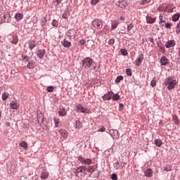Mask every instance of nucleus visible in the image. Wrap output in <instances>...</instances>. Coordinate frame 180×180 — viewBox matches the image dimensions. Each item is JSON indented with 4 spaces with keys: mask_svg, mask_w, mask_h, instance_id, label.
<instances>
[{
    "mask_svg": "<svg viewBox=\"0 0 180 180\" xmlns=\"http://www.w3.org/2000/svg\"><path fill=\"white\" fill-rule=\"evenodd\" d=\"M59 116H65L67 115V111L65 108H62L58 111Z\"/></svg>",
    "mask_w": 180,
    "mask_h": 180,
    "instance_id": "393cba45",
    "label": "nucleus"
},
{
    "mask_svg": "<svg viewBox=\"0 0 180 180\" xmlns=\"http://www.w3.org/2000/svg\"><path fill=\"white\" fill-rule=\"evenodd\" d=\"M62 44L64 47H66L69 49V47H71V42H70L67 39H64L63 41L62 42Z\"/></svg>",
    "mask_w": 180,
    "mask_h": 180,
    "instance_id": "dca6fc26",
    "label": "nucleus"
},
{
    "mask_svg": "<svg viewBox=\"0 0 180 180\" xmlns=\"http://www.w3.org/2000/svg\"><path fill=\"white\" fill-rule=\"evenodd\" d=\"M75 127L76 129H81L82 127V124H81V122H79V120H77L75 122Z\"/></svg>",
    "mask_w": 180,
    "mask_h": 180,
    "instance_id": "7c9ffc66",
    "label": "nucleus"
},
{
    "mask_svg": "<svg viewBox=\"0 0 180 180\" xmlns=\"http://www.w3.org/2000/svg\"><path fill=\"white\" fill-rule=\"evenodd\" d=\"M88 172H94V167H89Z\"/></svg>",
    "mask_w": 180,
    "mask_h": 180,
    "instance_id": "13d9d810",
    "label": "nucleus"
},
{
    "mask_svg": "<svg viewBox=\"0 0 180 180\" xmlns=\"http://www.w3.org/2000/svg\"><path fill=\"white\" fill-rule=\"evenodd\" d=\"M146 21L147 23H155V18H153L150 16L146 17Z\"/></svg>",
    "mask_w": 180,
    "mask_h": 180,
    "instance_id": "b1692460",
    "label": "nucleus"
},
{
    "mask_svg": "<svg viewBox=\"0 0 180 180\" xmlns=\"http://www.w3.org/2000/svg\"><path fill=\"white\" fill-rule=\"evenodd\" d=\"M93 63L94 60H92V58H86L82 62V66L85 68H87V67H91Z\"/></svg>",
    "mask_w": 180,
    "mask_h": 180,
    "instance_id": "20e7f679",
    "label": "nucleus"
},
{
    "mask_svg": "<svg viewBox=\"0 0 180 180\" xmlns=\"http://www.w3.org/2000/svg\"><path fill=\"white\" fill-rule=\"evenodd\" d=\"M3 18H4V22H6V18H11V14H9V13H5L4 15H3Z\"/></svg>",
    "mask_w": 180,
    "mask_h": 180,
    "instance_id": "a19ab883",
    "label": "nucleus"
},
{
    "mask_svg": "<svg viewBox=\"0 0 180 180\" xmlns=\"http://www.w3.org/2000/svg\"><path fill=\"white\" fill-rule=\"evenodd\" d=\"M9 98V93L8 92H4L2 94V100L3 101H6Z\"/></svg>",
    "mask_w": 180,
    "mask_h": 180,
    "instance_id": "c85d7f7f",
    "label": "nucleus"
},
{
    "mask_svg": "<svg viewBox=\"0 0 180 180\" xmlns=\"http://www.w3.org/2000/svg\"><path fill=\"white\" fill-rule=\"evenodd\" d=\"M176 32L180 33V22H179L178 25H176Z\"/></svg>",
    "mask_w": 180,
    "mask_h": 180,
    "instance_id": "603ef678",
    "label": "nucleus"
},
{
    "mask_svg": "<svg viewBox=\"0 0 180 180\" xmlns=\"http://www.w3.org/2000/svg\"><path fill=\"white\" fill-rule=\"evenodd\" d=\"M143 60H144V55H143V53L139 54V56L137 57L136 60H135V63L137 67H140V65H141V63H143Z\"/></svg>",
    "mask_w": 180,
    "mask_h": 180,
    "instance_id": "0eeeda50",
    "label": "nucleus"
},
{
    "mask_svg": "<svg viewBox=\"0 0 180 180\" xmlns=\"http://www.w3.org/2000/svg\"><path fill=\"white\" fill-rule=\"evenodd\" d=\"M83 164H86V165H91V164H92V160L89 158L84 159Z\"/></svg>",
    "mask_w": 180,
    "mask_h": 180,
    "instance_id": "2f4dec72",
    "label": "nucleus"
},
{
    "mask_svg": "<svg viewBox=\"0 0 180 180\" xmlns=\"http://www.w3.org/2000/svg\"><path fill=\"white\" fill-rule=\"evenodd\" d=\"M150 2H151V0H142L140 5H146V4H148Z\"/></svg>",
    "mask_w": 180,
    "mask_h": 180,
    "instance_id": "ea45409f",
    "label": "nucleus"
},
{
    "mask_svg": "<svg viewBox=\"0 0 180 180\" xmlns=\"http://www.w3.org/2000/svg\"><path fill=\"white\" fill-rule=\"evenodd\" d=\"M49 175H50V174L48 172L43 171L41 173V179L46 180L47 178H49Z\"/></svg>",
    "mask_w": 180,
    "mask_h": 180,
    "instance_id": "4468645a",
    "label": "nucleus"
},
{
    "mask_svg": "<svg viewBox=\"0 0 180 180\" xmlns=\"http://www.w3.org/2000/svg\"><path fill=\"white\" fill-rule=\"evenodd\" d=\"M59 133L62 136V137H63L64 139H65V137H67V131H65L64 129H60V130H59Z\"/></svg>",
    "mask_w": 180,
    "mask_h": 180,
    "instance_id": "cd10ccee",
    "label": "nucleus"
},
{
    "mask_svg": "<svg viewBox=\"0 0 180 180\" xmlns=\"http://www.w3.org/2000/svg\"><path fill=\"white\" fill-rule=\"evenodd\" d=\"M114 95L113 91H108L103 96V101H110Z\"/></svg>",
    "mask_w": 180,
    "mask_h": 180,
    "instance_id": "6e6552de",
    "label": "nucleus"
},
{
    "mask_svg": "<svg viewBox=\"0 0 180 180\" xmlns=\"http://www.w3.org/2000/svg\"><path fill=\"white\" fill-rule=\"evenodd\" d=\"M175 41L174 40H170L168 41L166 44H165V47L166 49H171V47H174L175 46Z\"/></svg>",
    "mask_w": 180,
    "mask_h": 180,
    "instance_id": "1a4fd4ad",
    "label": "nucleus"
},
{
    "mask_svg": "<svg viewBox=\"0 0 180 180\" xmlns=\"http://www.w3.org/2000/svg\"><path fill=\"white\" fill-rule=\"evenodd\" d=\"M36 54L39 58H43L46 54V51L39 49L36 52Z\"/></svg>",
    "mask_w": 180,
    "mask_h": 180,
    "instance_id": "9d476101",
    "label": "nucleus"
},
{
    "mask_svg": "<svg viewBox=\"0 0 180 180\" xmlns=\"http://www.w3.org/2000/svg\"><path fill=\"white\" fill-rule=\"evenodd\" d=\"M120 53L122 56H127V51L126 49H121Z\"/></svg>",
    "mask_w": 180,
    "mask_h": 180,
    "instance_id": "37998d69",
    "label": "nucleus"
},
{
    "mask_svg": "<svg viewBox=\"0 0 180 180\" xmlns=\"http://www.w3.org/2000/svg\"><path fill=\"white\" fill-rule=\"evenodd\" d=\"M120 20H124L125 18L124 16L120 17Z\"/></svg>",
    "mask_w": 180,
    "mask_h": 180,
    "instance_id": "338daca9",
    "label": "nucleus"
},
{
    "mask_svg": "<svg viewBox=\"0 0 180 180\" xmlns=\"http://www.w3.org/2000/svg\"><path fill=\"white\" fill-rule=\"evenodd\" d=\"M126 74L127 75H129V77H131L132 75L131 69H127Z\"/></svg>",
    "mask_w": 180,
    "mask_h": 180,
    "instance_id": "c03bdc74",
    "label": "nucleus"
},
{
    "mask_svg": "<svg viewBox=\"0 0 180 180\" xmlns=\"http://www.w3.org/2000/svg\"><path fill=\"white\" fill-rule=\"evenodd\" d=\"M15 20H17V22H19V20H22V19H23V14L19 13L15 14Z\"/></svg>",
    "mask_w": 180,
    "mask_h": 180,
    "instance_id": "6ab92c4d",
    "label": "nucleus"
},
{
    "mask_svg": "<svg viewBox=\"0 0 180 180\" xmlns=\"http://www.w3.org/2000/svg\"><path fill=\"white\" fill-rule=\"evenodd\" d=\"M76 112L77 113H89V110L82 107V105L78 104L76 106Z\"/></svg>",
    "mask_w": 180,
    "mask_h": 180,
    "instance_id": "7ed1b4c3",
    "label": "nucleus"
},
{
    "mask_svg": "<svg viewBox=\"0 0 180 180\" xmlns=\"http://www.w3.org/2000/svg\"><path fill=\"white\" fill-rule=\"evenodd\" d=\"M145 176H148V178H151V176H153V170L150 169H146L145 171Z\"/></svg>",
    "mask_w": 180,
    "mask_h": 180,
    "instance_id": "a211bd4d",
    "label": "nucleus"
},
{
    "mask_svg": "<svg viewBox=\"0 0 180 180\" xmlns=\"http://www.w3.org/2000/svg\"><path fill=\"white\" fill-rule=\"evenodd\" d=\"M122 167V162L117 161L115 163H114V168L116 169H120V167Z\"/></svg>",
    "mask_w": 180,
    "mask_h": 180,
    "instance_id": "bb28decb",
    "label": "nucleus"
},
{
    "mask_svg": "<svg viewBox=\"0 0 180 180\" xmlns=\"http://www.w3.org/2000/svg\"><path fill=\"white\" fill-rule=\"evenodd\" d=\"M84 44H85V39H82L78 43L79 46H84Z\"/></svg>",
    "mask_w": 180,
    "mask_h": 180,
    "instance_id": "3c124183",
    "label": "nucleus"
},
{
    "mask_svg": "<svg viewBox=\"0 0 180 180\" xmlns=\"http://www.w3.org/2000/svg\"><path fill=\"white\" fill-rule=\"evenodd\" d=\"M53 122L55 123V127H58V124H60V119L57 118V117H55L53 119Z\"/></svg>",
    "mask_w": 180,
    "mask_h": 180,
    "instance_id": "473e14b6",
    "label": "nucleus"
},
{
    "mask_svg": "<svg viewBox=\"0 0 180 180\" xmlns=\"http://www.w3.org/2000/svg\"><path fill=\"white\" fill-rule=\"evenodd\" d=\"M47 92H54V87L53 86H49L46 88Z\"/></svg>",
    "mask_w": 180,
    "mask_h": 180,
    "instance_id": "58836bf2",
    "label": "nucleus"
},
{
    "mask_svg": "<svg viewBox=\"0 0 180 180\" xmlns=\"http://www.w3.org/2000/svg\"><path fill=\"white\" fill-rule=\"evenodd\" d=\"M160 63L162 65H167V64L169 63V60H168V58H167V57L162 56L161 58Z\"/></svg>",
    "mask_w": 180,
    "mask_h": 180,
    "instance_id": "f8f14e48",
    "label": "nucleus"
},
{
    "mask_svg": "<svg viewBox=\"0 0 180 180\" xmlns=\"http://www.w3.org/2000/svg\"><path fill=\"white\" fill-rule=\"evenodd\" d=\"M118 6L122 8H126V6H127V3L125 1H120Z\"/></svg>",
    "mask_w": 180,
    "mask_h": 180,
    "instance_id": "4be33fe9",
    "label": "nucleus"
},
{
    "mask_svg": "<svg viewBox=\"0 0 180 180\" xmlns=\"http://www.w3.org/2000/svg\"><path fill=\"white\" fill-rule=\"evenodd\" d=\"M19 41V39L18 38V35H13L11 40H10V43L12 44H18Z\"/></svg>",
    "mask_w": 180,
    "mask_h": 180,
    "instance_id": "9b49d317",
    "label": "nucleus"
},
{
    "mask_svg": "<svg viewBox=\"0 0 180 180\" xmlns=\"http://www.w3.org/2000/svg\"><path fill=\"white\" fill-rule=\"evenodd\" d=\"M108 44H109L110 46H113V44H115V39H110V40L108 41Z\"/></svg>",
    "mask_w": 180,
    "mask_h": 180,
    "instance_id": "8fccbe9b",
    "label": "nucleus"
},
{
    "mask_svg": "<svg viewBox=\"0 0 180 180\" xmlns=\"http://www.w3.org/2000/svg\"><path fill=\"white\" fill-rule=\"evenodd\" d=\"M28 46H29L30 49L33 50V49H34V47H36V41H30L28 44Z\"/></svg>",
    "mask_w": 180,
    "mask_h": 180,
    "instance_id": "aec40b11",
    "label": "nucleus"
},
{
    "mask_svg": "<svg viewBox=\"0 0 180 180\" xmlns=\"http://www.w3.org/2000/svg\"><path fill=\"white\" fill-rule=\"evenodd\" d=\"M98 2H99V0H91V5H96V4H98Z\"/></svg>",
    "mask_w": 180,
    "mask_h": 180,
    "instance_id": "864d4df0",
    "label": "nucleus"
},
{
    "mask_svg": "<svg viewBox=\"0 0 180 180\" xmlns=\"http://www.w3.org/2000/svg\"><path fill=\"white\" fill-rule=\"evenodd\" d=\"M111 179H112V180H117V175L116 174H112V175H111Z\"/></svg>",
    "mask_w": 180,
    "mask_h": 180,
    "instance_id": "09e8293b",
    "label": "nucleus"
},
{
    "mask_svg": "<svg viewBox=\"0 0 180 180\" xmlns=\"http://www.w3.org/2000/svg\"><path fill=\"white\" fill-rule=\"evenodd\" d=\"M165 85L167 86V89L171 91V89H174L175 88V85H176V80L174 79L172 77H168L164 82Z\"/></svg>",
    "mask_w": 180,
    "mask_h": 180,
    "instance_id": "f257e3e1",
    "label": "nucleus"
},
{
    "mask_svg": "<svg viewBox=\"0 0 180 180\" xmlns=\"http://www.w3.org/2000/svg\"><path fill=\"white\" fill-rule=\"evenodd\" d=\"M112 99H113V101H119L120 99V96H119V94H113Z\"/></svg>",
    "mask_w": 180,
    "mask_h": 180,
    "instance_id": "e433bc0d",
    "label": "nucleus"
},
{
    "mask_svg": "<svg viewBox=\"0 0 180 180\" xmlns=\"http://www.w3.org/2000/svg\"><path fill=\"white\" fill-rule=\"evenodd\" d=\"M171 26H172V24L169 22L165 24V27H167V29H171Z\"/></svg>",
    "mask_w": 180,
    "mask_h": 180,
    "instance_id": "6e6d98bb",
    "label": "nucleus"
},
{
    "mask_svg": "<svg viewBox=\"0 0 180 180\" xmlns=\"http://www.w3.org/2000/svg\"><path fill=\"white\" fill-rule=\"evenodd\" d=\"M78 161H80V162H82V164H84V161H85V159L84 158H82V156H79L77 158Z\"/></svg>",
    "mask_w": 180,
    "mask_h": 180,
    "instance_id": "49530a36",
    "label": "nucleus"
},
{
    "mask_svg": "<svg viewBox=\"0 0 180 180\" xmlns=\"http://www.w3.org/2000/svg\"><path fill=\"white\" fill-rule=\"evenodd\" d=\"M164 171H166V172H168L169 171H172V168L169 165H167L164 167Z\"/></svg>",
    "mask_w": 180,
    "mask_h": 180,
    "instance_id": "4c0bfd02",
    "label": "nucleus"
},
{
    "mask_svg": "<svg viewBox=\"0 0 180 180\" xmlns=\"http://www.w3.org/2000/svg\"><path fill=\"white\" fill-rule=\"evenodd\" d=\"M36 67V63L33 61H30L27 65V68L29 70H33Z\"/></svg>",
    "mask_w": 180,
    "mask_h": 180,
    "instance_id": "2eb2a0df",
    "label": "nucleus"
},
{
    "mask_svg": "<svg viewBox=\"0 0 180 180\" xmlns=\"http://www.w3.org/2000/svg\"><path fill=\"white\" fill-rule=\"evenodd\" d=\"M84 171H86V167L85 166H80L76 169L75 175L80 178L82 176V174H84Z\"/></svg>",
    "mask_w": 180,
    "mask_h": 180,
    "instance_id": "f03ea898",
    "label": "nucleus"
},
{
    "mask_svg": "<svg viewBox=\"0 0 180 180\" xmlns=\"http://www.w3.org/2000/svg\"><path fill=\"white\" fill-rule=\"evenodd\" d=\"M109 133L112 139H119V137H120V134H119V131L117 129H110Z\"/></svg>",
    "mask_w": 180,
    "mask_h": 180,
    "instance_id": "423d86ee",
    "label": "nucleus"
},
{
    "mask_svg": "<svg viewBox=\"0 0 180 180\" xmlns=\"http://www.w3.org/2000/svg\"><path fill=\"white\" fill-rule=\"evenodd\" d=\"M123 79H124L123 76H122V75L118 76L115 79L116 84H119V82H120V81H123Z\"/></svg>",
    "mask_w": 180,
    "mask_h": 180,
    "instance_id": "c9c22d12",
    "label": "nucleus"
},
{
    "mask_svg": "<svg viewBox=\"0 0 180 180\" xmlns=\"http://www.w3.org/2000/svg\"><path fill=\"white\" fill-rule=\"evenodd\" d=\"M159 18L160 23H165V20H167V18H165V15L164 14H160Z\"/></svg>",
    "mask_w": 180,
    "mask_h": 180,
    "instance_id": "5701e85b",
    "label": "nucleus"
},
{
    "mask_svg": "<svg viewBox=\"0 0 180 180\" xmlns=\"http://www.w3.org/2000/svg\"><path fill=\"white\" fill-rule=\"evenodd\" d=\"M23 60H25V61H29V60H30V58L27 56H24Z\"/></svg>",
    "mask_w": 180,
    "mask_h": 180,
    "instance_id": "052dcab7",
    "label": "nucleus"
},
{
    "mask_svg": "<svg viewBox=\"0 0 180 180\" xmlns=\"http://www.w3.org/2000/svg\"><path fill=\"white\" fill-rule=\"evenodd\" d=\"M10 108L11 109H15V110H18L19 109V103L15 102V101H12L11 103H10Z\"/></svg>",
    "mask_w": 180,
    "mask_h": 180,
    "instance_id": "ddd939ff",
    "label": "nucleus"
},
{
    "mask_svg": "<svg viewBox=\"0 0 180 180\" xmlns=\"http://www.w3.org/2000/svg\"><path fill=\"white\" fill-rule=\"evenodd\" d=\"M117 26H119V22L117 20L112 21L111 27H112V30H115V29H116V27H117Z\"/></svg>",
    "mask_w": 180,
    "mask_h": 180,
    "instance_id": "f3484780",
    "label": "nucleus"
},
{
    "mask_svg": "<svg viewBox=\"0 0 180 180\" xmlns=\"http://www.w3.org/2000/svg\"><path fill=\"white\" fill-rule=\"evenodd\" d=\"M154 143L157 147H161L162 146V141L161 139H155Z\"/></svg>",
    "mask_w": 180,
    "mask_h": 180,
    "instance_id": "412c9836",
    "label": "nucleus"
},
{
    "mask_svg": "<svg viewBox=\"0 0 180 180\" xmlns=\"http://www.w3.org/2000/svg\"><path fill=\"white\" fill-rule=\"evenodd\" d=\"M92 25H93L94 27H96V29H102V27H103L102 21L99 20L98 19H95L92 22Z\"/></svg>",
    "mask_w": 180,
    "mask_h": 180,
    "instance_id": "39448f33",
    "label": "nucleus"
},
{
    "mask_svg": "<svg viewBox=\"0 0 180 180\" xmlns=\"http://www.w3.org/2000/svg\"><path fill=\"white\" fill-rule=\"evenodd\" d=\"M47 23V18L46 17H44L42 19H41V26H45L46 24Z\"/></svg>",
    "mask_w": 180,
    "mask_h": 180,
    "instance_id": "f704fd0d",
    "label": "nucleus"
},
{
    "mask_svg": "<svg viewBox=\"0 0 180 180\" xmlns=\"http://www.w3.org/2000/svg\"><path fill=\"white\" fill-rule=\"evenodd\" d=\"M30 2H32V0H29Z\"/></svg>",
    "mask_w": 180,
    "mask_h": 180,
    "instance_id": "774afa93",
    "label": "nucleus"
},
{
    "mask_svg": "<svg viewBox=\"0 0 180 180\" xmlns=\"http://www.w3.org/2000/svg\"><path fill=\"white\" fill-rule=\"evenodd\" d=\"M148 40L150 41V43H154V39L153 37L148 38Z\"/></svg>",
    "mask_w": 180,
    "mask_h": 180,
    "instance_id": "e2e57ef3",
    "label": "nucleus"
},
{
    "mask_svg": "<svg viewBox=\"0 0 180 180\" xmlns=\"http://www.w3.org/2000/svg\"><path fill=\"white\" fill-rule=\"evenodd\" d=\"M5 125L6 126V127H9L11 126V122H6Z\"/></svg>",
    "mask_w": 180,
    "mask_h": 180,
    "instance_id": "69168bd1",
    "label": "nucleus"
},
{
    "mask_svg": "<svg viewBox=\"0 0 180 180\" xmlns=\"http://www.w3.org/2000/svg\"><path fill=\"white\" fill-rule=\"evenodd\" d=\"M20 147H22L23 148L26 149L27 148V142L25 141H22L20 143Z\"/></svg>",
    "mask_w": 180,
    "mask_h": 180,
    "instance_id": "c756f323",
    "label": "nucleus"
},
{
    "mask_svg": "<svg viewBox=\"0 0 180 180\" xmlns=\"http://www.w3.org/2000/svg\"><path fill=\"white\" fill-rule=\"evenodd\" d=\"M150 85L153 88H154V86H155L157 85V82L155 79H153L150 82Z\"/></svg>",
    "mask_w": 180,
    "mask_h": 180,
    "instance_id": "a18cd8bd",
    "label": "nucleus"
},
{
    "mask_svg": "<svg viewBox=\"0 0 180 180\" xmlns=\"http://www.w3.org/2000/svg\"><path fill=\"white\" fill-rule=\"evenodd\" d=\"M123 108H124V105H123V103H120L119 104V108H118V110H120V111H122V110H123Z\"/></svg>",
    "mask_w": 180,
    "mask_h": 180,
    "instance_id": "5fc2aeb1",
    "label": "nucleus"
},
{
    "mask_svg": "<svg viewBox=\"0 0 180 180\" xmlns=\"http://www.w3.org/2000/svg\"><path fill=\"white\" fill-rule=\"evenodd\" d=\"M133 27H134V25H133V24H129V25H128V26H127V31H128V32H130V30H131V29H132Z\"/></svg>",
    "mask_w": 180,
    "mask_h": 180,
    "instance_id": "de8ad7c7",
    "label": "nucleus"
},
{
    "mask_svg": "<svg viewBox=\"0 0 180 180\" xmlns=\"http://www.w3.org/2000/svg\"><path fill=\"white\" fill-rule=\"evenodd\" d=\"M105 130H106V128L102 127L101 129H98V131L103 133V131H105Z\"/></svg>",
    "mask_w": 180,
    "mask_h": 180,
    "instance_id": "bf43d9fd",
    "label": "nucleus"
},
{
    "mask_svg": "<svg viewBox=\"0 0 180 180\" xmlns=\"http://www.w3.org/2000/svg\"><path fill=\"white\" fill-rule=\"evenodd\" d=\"M52 25L54 26L55 27H58V21H57L56 20H53L52 21Z\"/></svg>",
    "mask_w": 180,
    "mask_h": 180,
    "instance_id": "79ce46f5",
    "label": "nucleus"
},
{
    "mask_svg": "<svg viewBox=\"0 0 180 180\" xmlns=\"http://www.w3.org/2000/svg\"><path fill=\"white\" fill-rule=\"evenodd\" d=\"M55 2L57 4V5H60V4H61V0H56Z\"/></svg>",
    "mask_w": 180,
    "mask_h": 180,
    "instance_id": "0e129e2a",
    "label": "nucleus"
},
{
    "mask_svg": "<svg viewBox=\"0 0 180 180\" xmlns=\"http://www.w3.org/2000/svg\"><path fill=\"white\" fill-rule=\"evenodd\" d=\"M62 18H63V19H68V18H67V13H63V15H62Z\"/></svg>",
    "mask_w": 180,
    "mask_h": 180,
    "instance_id": "680f3d73",
    "label": "nucleus"
},
{
    "mask_svg": "<svg viewBox=\"0 0 180 180\" xmlns=\"http://www.w3.org/2000/svg\"><path fill=\"white\" fill-rule=\"evenodd\" d=\"M173 120H174V122L176 124H178V123H179V122L178 121V118L176 117H173Z\"/></svg>",
    "mask_w": 180,
    "mask_h": 180,
    "instance_id": "4d7b16f0",
    "label": "nucleus"
},
{
    "mask_svg": "<svg viewBox=\"0 0 180 180\" xmlns=\"http://www.w3.org/2000/svg\"><path fill=\"white\" fill-rule=\"evenodd\" d=\"M179 16H180L179 13H176L175 15H174L172 16L173 21L176 22V20H178L179 19Z\"/></svg>",
    "mask_w": 180,
    "mask_h": 180,
    "instance_id": "72a5a7b5",
    "label": "nucleus"
},
{
    "mask_svg": "<svg viewBox=\"0 0 180 180\" xmlns=\"http://www.w3.org/2000/svg\"><path fill=\"white\" fill-rule=\"evenodd\" d=\"M68 36H69V37H74V36H75V30H69L68 32Z\"/></svg>",
    "mask_w": 180,
    "mask_h": 180,
    "instance_id": "a878e982",
    "label": "nucleus"
}]
</instances>
